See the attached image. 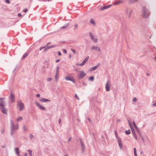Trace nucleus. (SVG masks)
<instances>
[{
	"label": "nucleus",
	"instance_id": "nucleus-1",
	"mask_svg": "<svg viewBox=\"0 0 156 156\" xmlns=\"http://www.w3.org/2000/svg\"><path fill=\"white\" fill-rule=\"evenodd\" d=\"M6 105L4 101L3 98H0V107L2 112L6 114L7 113V110L5 108V106Z\"/></svg>",
	"mask_w": 156,
	"mask_h": 156
},
{
	"label": "nucleus",
	"instance_id": "nucleus-2",
	"mask_svg": "<svg viewBox=\"0 0 156 156\" xmlns=\"http://www.w3.org/2000/svg\"><path fill=\"white\" fill-rule=\"evenodd\" d=\"M17 107L20 111H23L24 108V105L21 100H19L17 102Z\"/></svg>",
	"mask_w": 156,
	"mask_h": 156
},
{
	"label": "nucleus",
	"instance_id": "nucleus-3",
	"mask_svg": "<svg viewBox=\"0 0 156 156\" xmlns=\"http://www.w3.org/2000/svg\"><path fill=\"white\" fill-rule=\"evenodd\" d=\"M149 12L148 9L144 7L143 13L142 14L143 17L144 18H147L149 16Z\"/></svg>",
	"mask_w": 156,
	"mask_h": 156
},
{
	"label": "nucleus",
	"instance_id": "nucleus-4",
	"mask_svg": "<svg viewBox=\"0 0 156 156\" xmlns=\"http://www.w3.org/2000/svg\"><path fill=\"white\" fill-rule=\"evenodd\" d=\"M11 125H10V129L11 130L15 131L18 129H19V125L17 124L16 125H15L14 123L12 120H10Z\"/></svg>",
	"mask_w": 156,
	"mask_h": 156
},
{
	"label": "nucleus",
	"instance_id": "nucleus-5",
	"mask_svg": "<svg viewBox=\"0 0 156 156\" xmlns=\"http://www.w3.org/2000/svg\"><path fill=\"white\" fill-rule=\"evenodd\" d=\"M132 9H131L127 8L125 10V13L128 16V17L129 18L132 13Z\"/></svg>",
	"mask_w": 156,
	"mask_h": 156
},
{
	"label": "nucleus",
	"instance_id": "nucleus-6",
	"mask_svg": "<svg viewBox=\"0 0 156 156\" xmlns=\"http://www.w3.org/2000/svg\"><path fill=\"white\" fill-rule=\"evenodd\" d=\"M89 34L90 36V37L91 38L93 41L95 43L97 42L98 41L97 39L94 37L92 33L90 32L89 33Z\"/></svg>",
	"mask_w": 156,
	"mask_h": 156
},
{
	"label": "nucleus",
	"instance_id": "nucleus-7",
	"mask_svg": "<svg viewBox=\"0 0 156 156\" xmlns=\"http://www.w3.org/2000/svg\"><path fill=\"white\" fill-rule=\"evenodd\" d=\"M65 80L67 81H70L73 82L74 83H75L74 79L73 77H70L69 76H66L65 78Z\"/></svg>",
	"mask_w": 156,
	"mask_h": 156
},
{
	"label": "nucleus",
	"instance_id": "nucleus-8",
	"mask_svg": "<svg viewBox=\"0 0 156 156\" xmlns=\"http://www.w3.org/2000/svg\"><path fill=\"white\" fill-rule=\"evenodd\" d=\"M86 75V74L83 71H80L79 73V75L78 77L81 79L84 77Z\"/></svg>",
	"mask_w": 156,
	"mask_h": 156
},
{
	"label": "nucleus",
	"instance_id": "nucleus-9",
	"mask_svg": "<svg viewBox=\"0 0 156 156\" xmlns=\"http://www.w3.org/2000/svg\"><path fill=\"white\" fill-rule=\"evenodd\" d=\"M91 50H94L98 51H101V50L99 47L97 46H92L91 48Z\"/></svg>",
	"mask_w": 156,
	"mask_h": 156
},
{
	"label": "nucleus",
	"instance_id": "nucleus-10",
	"mask_svg": "<svg viewBox=\"0 0 156 156\" xmlns=\"http://www.w3.org/2000/svg\"><path fill=\"white\" fill-rule=\"evenodd\" d=\"M36 105L39 107L40 109H42L44 111L46 110V108L42 106L40 103L38 102H36Z\"/></svg>",
	"mask_w": 156,
	"mask_h": 156
},
{
	"label": "nucleus",
	"instance_id": "nucleus-11",
	"mask_svg": "<svg viewBox=\"0 0 156 156\" xmlns=\"http://www.w3.org/2000/svg\"><path fill=\"white\" fill-rule=\"evenodd\" d=\"M9 98L11 103L14 102L15 99V96L12 93L11 94Z\"/></svg>",
	"mask_w": 156,
	"mask_h": 156
},
{
	"label": "nucleus",
	"instance_id": "nucleus-12",
	"mask_svg": "<svg viewBox=\"0 0 156 156\" xmlns=\"http://www.w3.org/2000/svg\"><path fill=\"white\" fill-rule=\"evenodd\" d=\"M120 148L121 149H122V143L121 140V138H118L117 140Z\"/></svg>",
	"mask_w": 156,
	"mask_h": 156
},
{
	"label": "nucleus",
	"instance_id": "nucleus-13",
	"mask_svg": "<svg viewBox=\"0 0 156 156\" xmlns=\"http://www.w3.org/2000/svg\"><path fill=\"white\" fill-rule=\"evenodd\" d=\"M100 64H98L97 65L91 68L90 69V70L91 71H92L96 70L98 67L100 66Z\"/></svg>",
	"mask_w": 156,
	"mask_h": 156
},
{
	"label": "nucleus",
	"instance_id": "nucleus-14",
	"mask_svg": "<svg viewBox=\"0 0 156 156\" xmlns=\"http://www.w3.org/2000/svg\"><path fill=\"white\" fill-rule=\"evenodd\" d=\"M56 46L55 45H51V46H48L46 47L45 48V49L44 50V51H46L48 50L50 48H54Z\"/></svg>",
	"mask_w": 156,
	"mask_h": 156
},
{
	"label": "nucleus",
	"instance_id": "nucleus-15",
	"mask_svg": "<svg viewBox=\"0 0 156 156\" xmlns=\"http://www.w3.org/2000/svg\"><path fill=\"white\" fill-rule=\"evenodd\" d=\"M110 84L109 83V81H108L106 86V90L107 91H108L110 90Z\"/></svg>",
	"mask_w": 156,
	"mask_h": 156
},
{
	"label": "nucleus",
	"instance_id": "nucleus-16",
	"mask_svg": "<svg viewBox=\"0 0 156 156\" xmlns=\"http://www.w3.org/2000/svg\"><path fill=\"white\" fill-rule=\"evenodd\" d=\"M16 155L19 156L20 155V152L19 151V148H16L14 149Z\"/></svg>",
	"mask_w": 156,
	"mask_h": 156
},
{
	"label": "nucleus",
	"instance_id": "nucleus-17",
	"mask_svg": "<svg viewBox=\"0 0 156 156\" xmlns=\"http://www.w3.org/2000/svg\"><path fill=\"white\" fill-rule=\"evenodd\" d=\"M40 101L42 102H46L47 101H49L50 100L48 99L43 98L41 99Z\"/></svg>",
	"mask_w": 156,
	"mask_h": 156
},
{
	"label": "nucleus",
	"instance_id": "nucleus-18",
	"mask_svg": "<svg viewBox=\"0 0 156 156\" xmlns=\"http://www.w3.org/2000/svg\"><path fill=\"white\" fill-rule=\"evenodd\" d=\"M132 133H133V136L135 138V139L136 140H137V136H136V133L134 130V129H133V130H132Z\"/></svg>",
	"mask_w": 156,
	"mask_h": 156
},
{
	"label": "nucleus",
	"instance_id": "nucleus-19",
	"mask_svg": "<svg viewBox=\"0 0 156 156\" xmlns=\"http://www.w3.org/2000/svg\"><path fill=\"white\" fill-rule=\"evenodd\" d=\"M134 127L135 128L136 131L137 132V133H138V134L140 135H141V133L139 129L137 127V126H135Z\"/></svg>",
	"mask_w": 156,
	"mask_h": 156
},
{
	"label": "nucleus",
	"instance_id": "nucleus-20",
	"mask_svg": "<svg viewBox=\"0 0 156 156\" xmlns=\"http://www.w3.org/2000/svg\"><path fill=\"white\" fill-rule=\"evenodd\" d=\"M89 58V57L88 56H87L84 59L83 61L84 63H85L88 61V59Z\"/></svg>",
	"mask_w": 156,
	"mask_h": 156
},
{
	"label": "nucleus",
	"instance_id": "nucleus-21",
	"mask_svg": "<svg viewBox=\"0 0 156 156\" xmlns=\"http://www.w3.org/2000/svg\"><path fill=\"white\" fill-rule=\"evenodd\" d=\"M90 23L93 25H95L96 23L94 20L93 19H91L90 20Z\"/></svg>",
	"mask_w": 156,
	"mask_h": 156
},
{
	"label": "nucleus",
	"instance_id": "nucleus-22",
	"mask_svg": "<svg viewBox=\"0 0 156 156\" xmlns=\"http://www.w3.org/2000/svg\"><path fill=\"white\" fill-rule=\"evenodd\" d=\"M128 123H129V124L130 128H131V130H133V129H134L133 128V126L132 124L129 122V120H128Z\"/></svg>",
	"mask_w": 156,
	"mask_h": 156
},
{
	"label": "nucleus",
	"instance_id": "nucleus-23",
	"mask_svg": "<svg viewBox=\"0 0 156 156\" xmlns=\"http://www.w3.org/2000/svg\"><path fill=\"white\" fill-rule=\"evenodd\" d=\"M28 55V53L26 52L23 55L22 58L23 59H24L26 57H27Z\"/></svg>",
	"mask_w": 156,
	"mask_h": 156
},
{
	"label": "nucleus",
	"instance_id": "nucleus-24",
	"mask_svg": "<svg viewBox=\"0 0 156 156\" xmlns=\"http://www.w3.org/2000/svg\"><path fill=\"white\" fill-rule=\"evenodd\" d=\"M27 151L29 152L30 156H33L32 154V151L31 150L28 149L27 150Z\"/></svg>",
	"mask_w": 156,
	"mask_h": 156
},
{
	"label": "nucleus",
	"instance_id": "nucleus-25",
	"mask_svg": "<svg viewBox=\"0 0 156 156\" xmlns=\"http://www.w3.org/2000/svg\"><path fill=\"white\" fill-rule=\"evenodd\" d=\"M58 75H59V73H56V74H55V78L56 81H58Z\"/></svg>",
	"mask_w": 156,
	"mask_h": 156
},
{
	"label": "nucleus",
	"instance_id": "nucleus-26",
	"mask_svg": "<svg viewBox=\"0 0 156 156\" xmlns=\"http://www.w3.org/2000/svg\"><path fill=\"white\" fill-rule=\"evenodd\" d=\"M138 0H129V2L131 3H134L138 1Z\"/></svg>",
	"mask_w": 156,
	"mask_h": 156
},
{
	"label": "nucleus",
	"instance_id": "nucleus-27",
	"mask_svg": "<svg viewBox=\"0 0 156 156\" xmlns=\"http://www.w3.org/2000/svg\"><path fill=\"white\" fill-rule=\"evenodd\" d=\"M23 119V118L22 117H20L18 118H17L16 120V121L17 122H19L21 121L22 119Z\"/></svg>",
	"mask_w": 156,
	"mask_h": 156
},
{
	"label": "nucleus",
	"instance_id": "nucleus-28",
	"mask_svg": "<svg viewBox=\"0 0 156 156\" xmlns=\"http://www.w3.org/2000/svg\"><path fill=\"white\" fill-rule=\"evenodd\" d=\"M94 77L93 76H92L90 77L89 78V80L91 81H93L94 80Z\"/></svg>",
	"mask_w": 156,
	"mask_h": 156
},
{
	"label": "nucleus",
	"instance_id": "nucleus-29",
	"mask_svg": "<svg viewBox=\"0 0 156 156\" xmlns=\"http://www.w3.org/2000/svg\"><path fill=\"white\" fill-rule=\"evenodd\" d=\"M69 25V23L66 24V26H63L61 27V29H65Z\"/></svg>",
	"mask_w": 156,
	"mask_h": 156
},
{
	"label": "nucleus",
	"instance_id": "nucleus-30",
	"mask_svg": "<svg viewBox=\"0 0 156 156\" xmlns=\"http://www.w3.org/2000/svg\"><path fill=\"white\" fill-rule=\"evenodd\" d=\"M125 133L127 135H129L130 134V132L129 130L126 131Z\"/></svg>",
	"mask_w": 156,
	"mask_h": 156
},
{
	"label": "nucleus",
	"instance_id": "nucleus-31",
	"mask_svg": "<svg viewBox=\"0 0 156 156\" xmlns=\"http://www.w3.org/2000/svg\"><path fill=\"white\" fill-rule=\"evenodd\" d=\"M80 142L81 146H84L83 142L81 138L80 139Z\"/></svg>",
	"mask_w": 156,
	"mask_h": 156
},
{
	"label": "nucleus",
	"instance_id": "nucleus-32",
	"mask_svg": "<svg viewBox=\"0 0 156 156\" xmlns=\"http://www.w3.org/2000/svg\"><path fill=\"white\" fill-rule=\"evenodd\" d=\"M106 9V6H104L103 7H102V8H101L100 9V10H102H102H105V9Z\"/></svg>",
	"mask_w": 156,
	"mask_h": 156
},
{
	"label": "nucleus",
	"instance_id": "nucleus-33",
	"mask_svg": "<svg viewBox=\"0 0 156 156\" xmlns=\"http://www.w3.org/2000/svg\"><path fill=\"white\" fill-rule=\"evenodd\" d=\"M119 2V1H116L114 3V5H119L120 4Z\"/></svg>",
	"mask_w": 156,
	"mask_h": 156
},
{
	"label": "nucleus",
	"instance_id": "nucleus-34",
	"mask_svg": "<svg viewBox=\"0 0 156 156\" xmlns=\"http://www.w3.org/2000/svg\"><path fill=\"white\" fill-rule=\"evenodd\" d=\"M81 147H82V151L83 153L84 150H85V146H84V145L83 146H81Z\"/></svg>",
	"mask_w": 156,
	"mask_h": 156
},
{
	"label": "nucleus",
	"instance_id": "nucleus-35",
	"mask_svg": "<svg viewBox=\"0 0 156 156\" xmlns=\"http://www.w3.org/2000/svg\"><path fill=\"white\" fill-rule=\"evenodd\" d=\"M1 133L2 134H3L4 133V129L3 128H2L1 130Z\"/></svg>",
	"mask_w": 156,
	"mask_h": 156
},
{
	"label": "nucleus",
	"instance_id": "nucleus-36",
	"mask_svg": "<svg viewBox=\"0 0 156 156\" xmlns=\"http://www.w3.org/2000/svg\"><path fill=\"white\" fill-rule=\"evenodd\" d=\"M115 136H116V138H117V140L118 139V138H120L118 136L117 132L116 131H115Z\"/></svg>",
	"mask_w": 156,
	"mask_h": 156
},
{
	"label": "nucleus",
	"instance_id": "nucleus-37",
	"mask_svg": "<svg viewBox=\"0 0 156 156\" xmlns=\"http://www.w3.org/2000/svg\"><path fill=\"white\" fill-rule=\"evenodd\" d=\"M30 139L31 140H32L34 137V136L33 134H30Z\"/></svg>",
	"mask_w": 156,
	"mask_h": 156
},
{
	"label": "nucleus",
	"instance_id": "nucleus-38",
	"mask_svg": "<svg viewBox=\"0 0 156 156\" xmlns=\"http://www.w3.org/2000/svg\"><path fill=\"white\" fill-rule=\"evenodd\" d=\"M39 54V53L38 52V51H36L35 52V53L34 54V56H36L37 55H38Z\"/></svg>",
	"mask_w": 156,
	"mask_h": 156
},
{
	"label": "nucleus",
	"instance_id": "nucleus-39",
	"mask_svg": "<svg viewBox=\"0 0 156 156\" xmlns=\"http://www.w3.org/2000/svg\"><path fill=\"white\" fill-rule=\"evenodd\" d=\"M59 66H58L57 67L56 73H59Z\"/></svg>",
	"mask_w": 156,
	"mask_h": 156
},
{
	"label": "nucleus",
	"instance_id": "nucleus-40",
	"mask_svg": "<svg viewBox=\"0 0 156 156\" xmlns=\"http://www.w3.org/2000/svg\"><path fill=\"white\" fill-rule=\"evenodd\" d=\"M14 130H11L10 134L11 136H13L14 133Z\"/></svg>",
	"mask_w": 156,
	"mask_h": 156
},
{
	"label": "nucleus",
	"instance_id": "nucleus-41",
	"mask_svg": "<svg viewBox=\"0 0 156 156\" xmlns=\"http://www.w3.org/2000/svg\"><path fill=\"white\" fill-rule=\"evenodd\" d=\"M46 47V46H43V47H41L40 48V50L41 51V50H42L43 48H45V47Z\"/></svg>",
	"mask_w": 156,
	"mask_h": 156
},
{
	"label": "nucleus",
	"instance_id": "nucleus-42",
	"mask_svg": "<svg viewBox=\"0 0 156 156\" xmlns=\"http://www.w3.org/2000/svg\"><path fill=\"white\" fill-rule=\"evenodd\" d=\"M23 129L24 131H26L27 130V128L25 126H23Z\"/></svg>",
	"mask_w": 156,
	"mask_h": 156
},
{
	"label": "nucleus",
	"instance_id": "nucleus-43",
	"mask_svg": "<svg viewBox=\"0 0 156 156\" xmlns=\"http://www.w3.org/2000/svg\"><path fill=\"white\" fill-rule=\"evenodd\" d=\"M71 51H73V52L75 54L76 53V50L74 49H71Z\"/></svg>",
	"mask_w": 156,
	"mask_h": 156
},
{
	"label": "nucleus",
	"instance_id": "nucleus-44",
	"mask_svg": "<svg viewBox=\"0 0 156 156\" xmlns=\"http://www.w3.org/2000/svg\"><path fill=\"white\" fill-rule=\"evenodd\" d=\"M112 5H107V6H106V9H108V8H109V7H110Z\"/></svg>",
	"mask_w": 156,
	"mask_h": 156
},
{
	"label": "nucleus",
	"instance_id": "nucleus-45",
	"mask_svg": "<svg viewBox=\"0 0 156 156\" xmlns=\"http://www.w3.org/2000/svg\"><path fill=\"white\" fill-rule=\"evenodd\" d=\"M85 64L83 62H82L80 64V66H83Z\"/></svg>",
	"mask_w": 156,
	"mask_h": 156
},
{
	"label": "nucleus",
	"instance_id": "nucleus-46",
	"mask_svg": "<svg viewBox=\"0 0 156 156\" xmlns=\"http://www.w3.org/2000/svg\"><path fill=\"white\" fill-rule=\"evenodd\" d=\"M23 12H26L27 11V9H26L23 10Z\"/></svg>",
	"mask_w": 156,
	"mask_h": 156
},
{
	"label": "nucleus",
	"instance_id": "nucleus-47",
	"mask_svg": "<svg viewBox=\"0 0 156 156\" xmlns=\"http://www.w3.org/2000/svg\"><path fill=\"white\" fill-rule=\"evenodd\" d=\"M137 100V98H134L133 99V101H136Z\"/></svg>",
	"mask_w": 156,
	"mask_h": 156
},
{
	"label": "nucleus",
	"instance_id": "nucleus-48",
	"mask_svg": "<svg viewBox=\"0 0 156 156\" xmlns=\"http://www.w3.org/2000/svg\"><path fill=\"white\" fill-rule=\"evenodd\" d=\"M1 147H3V148H5L6 147V145L5 144H4V145H2L1 146Z\"/></svg>",
	"mask_w": 156,
	"mask_h": 156
},
{
	"label": "nucleus",
	"instance_id": "nucleus-49",
	"mask_svg": "<svg viewBox=\"0 0 156 156\" xmlns=\"http://www.w3.org/2000/svg\"><path fill=\"white\" fill-rule=\"evenodd\" d=\"M5 2L7 3H9L10 1L9 0H5Z\"/></svg>",
	"mask_w": 156,
	"mask_h": 156
},
{
	"label": "nucleus",
	"instance_id": "nucleus-50",
	"mask_svg": "<svg viewBox=\"0 0 156 156\" xmlns=\"http://www.w3.org/2000/svg\"><path fill=\"white\" fill-rule=\"evenodd\" d=\"M51 80H52V78H48L47 80L48 81H50Z\"/></svg>",
	"mask_w": 156,
	"mask_h": 156
},
{
	"label": "nucleus",
	"instance_id": "nucleus-51",
	"mask_svg": "<svg viewBox=\"0 0 156 156\" xmlns=\"http://www.w3.org/2000/svg\"><path fill=\"white\" fill-rule=\"evenodd\" d=\"M63 51L65 53H67V51L66 49H64L63 50Z\"/></svg>",
	"mask_w": 156,
	"mask_h": 156
},
{
	"label": "nucleus",
	"instance_id": "nucleus-52",
	"mask_svg": "<svg viewBox=\"0 0 156 156\" xmlns=\"http://www.w3.org/2000/svg\"><path fill=\"white\" fill-rule=\"evenodd\" d=\"M61 122V119H59L58 120V122L60 124Z\"/></svg>",
	"mask_w": 156,
	"mask_h": 156
},
{
	"label": "nucleus",
	"instance_id": "nucleus-53",
	"mask_svg": "<svg viewBox=\"0 0 156 156\" xmlns=\"http://www.w3.org/2000/svg\"><path fill=\"white\" fill-rule=\"evenodd\" d=\"M133 150H134V152H136V149L135 147L134 148Z\"/></svg>",
	"mask_w": 156,
	"mask_h": 156
},
{
	"label": "nucleus",
	"instance_id": "nucleus-54",
	"mask_svg": "<svg viewBox=\"0 0 156 156\" xmlns=\"http://www.w3.org/2000/svg\"><path fill=\"white\" fill-rule=\"evenodd\" d=\"M75 97L78 100H79V98H78V97L76 94H75Z\"/></svg>",
	"mask_w": 156,
	"mask_h": 156
},
{
	"label": "nucleus",
	"instance_id": "nucleus-55",
	"mask_svg": "<svg viewBox=\"0 0 156 156\" xmlns=\"http://www.w3.org/2000/svg\"><path fill=\"white\" fill-rule=\"evenodd\" d=\"M133 124L134 127L136 126L134 121L133 122Z\"/></svg>",
	"mask_w": 156,
	"mask_h": 156
},
{
	"label": "nucleus",
	"instance_id": "nucleus-56",
	"mask_svg": "<svg viewBox=\"0 0 156 156\" xmlns=\"http://www.w3.org/2000/svg\"><path fill=\"white\" fill-rule=\"evenodd\" d=\"M152 105L154 106H156V103H153Z\"/></svg>",
	"mask_w": 156,
	"mask_h": 156
},
{
	"label": "nucleus",
	"instance_id": "nucleus-57",
	"mask_svg": "<svg viewBox=\"0 0 156 156\" xmlns=\"http://www.w3.org/2000/svg\"><path fill=\"white\" fill-rule=\"evenodd\" d=\"M27 155H28V154L27 153H25L24 154V156H27Z\"/></svg>",
	"mask_w": 156,
	"mask_h": 156
},
{
	"label": "nucleus",
	"instance_id": "nucleus-58",
	"mask_svg": "<svg viewBox=\"0 0 156 156\" xmlns=\"http://www.w3.org/2000/svg\"><path fill=\"white\" fill-rule=\"evenodd\" d=\"M58 55H59L60 56L61 55V53L59 51L58 52Z\"/></svg>",
	"mask_w": 156,
	"mask_h": 156
},
{
	"label": "nucleus",
	"instance_id": "nucleus-59",
	"mask_svg": "<svg viewBox=\"0 0 156 156\" xmlns=\"http://www.w3.org/2000/svg\"><path fill=\"white\" fill-rule=\"evenodd\" d=\"M59 61H60V59H57L56 60V62H59Z\"/></svg>",
	"mask_w": 156,
	"mask_h": 156
},
{
	"label": "nucleus",
	"instance_id": "nucleus-60",
	"mask_svg": "<svg viewBox=\"0 0 156 156\" xmlns=\"http://www.w3.org/2000/svg\"><path fill=\"white\" fill-rule=\"evenodd\" d=\"M134 155H135V156H137V154L136 152H134Z\"/></svg>",
	"mask_w": 156,
	"mask_h": 156
},
{
	"label": "nucleus",
	"instance_id": "nucleus-61",
	"mask_svg": "<svg viewBox=\"0 0 156 156\" xmlns=\"http://www.w3.org/2000/svg\"><path fill=\"white\" fill-rule=\"evenodd\" d=\"M21 15H22L20 13H18V16H21Z\"/></svg>",
	"mask_w": 156,
	"mask_h": 156
},
{
	"label": "nucleus",
	"instance_id": "nucleus-62",
	"mask_svg": "<svg viewBox=\"0 0 156 156\" xmlns=\"http://www.w3.org/2000/svg\"><path fill=\"white\" fill-rule=\"evenodd\" d=\"M119 2L120 4L123 1L122 0H120L119 1Z\"/></svg>",
	"mask_w": 156,
	"mask_h": 156
},
{
	"label": "nucleus",
	"instance_id": "nucleus-63",
	"mask_svg": "<svg viewBox=\"0 0 156 156\" xmlns=\"http://www.w3.org/2000/svg\"><path fill=\"white\" fill-rule=\"evenodd\" d=\"M36 96L37 97H39L40 96V95L39 94H37L36 95Z\"/></svg>",
	"mask_w": 156,
	"mask_h": 156
},
{
	"label": "nucleus",
	"instance_id": "nucleus-64",
	"mask_svg": "<svg viewBox=\"0 0 156 156\" xmlns=\"http://www.w3.org/2000/svg\"><path fill=\"white\" fill-rule=\"evenodd\" d=\"M72 55L71 54L69 55V57L70 58H71L72 57Z\"/></svg>",
	"mask_w": 156,
	"mask_h": 156
}]
</instances>
